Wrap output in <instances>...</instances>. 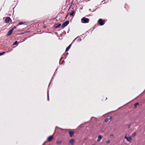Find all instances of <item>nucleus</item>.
<instances>
[{"mask_svg":"<svg viewBox=\"0 0 145 145\" xmlns=\"http://www.w3.org/2000/svg\"><path fill=\"white\" fill-rule=\"evenodd\" d=\"M81 20L82 23H86L89 22V20L88 18L83 17L82 18Z\"/></svg>","mask_w":145,"mask_h":145,"instance_id":"obj_1","label":"nucleus"},{"mask_svg":"<svg viewBox=\"0 0 145 145\" xmlns=\"http://www.w3.org/2000/svg\"><path fill=\"white\" fill-rule=\"evenodd\" d=\"M98 22L101 25H102L105 24V20H103L102 19H100L98 21Z\"/></svg>","mask_w":145,"mask_h":145,"instance_id":"obj_2","label":"nucleus"},{"mask_svg":"<svg viewBox=\"0 0 145 145\" xmlns=\"http://www.w3.org/2000/svg\"><path fill=\"white\" fill-rule=\"evenodd\" d=\"M69 21H67L64 22L63 24H62L61 25V27L62 28H63L66 26H67L69 24Z\"/></svg>","mask_w":145,"mask_h":145,"instance_id":"obj_3","label":"nucleus"},{"mask_svg":"<svg viewBox=\"0 0 145 145\" xmlns=\"http://www.w3.org/2000/svg\"><path fill=\"white\" fill-rule=\"evenodd\" d=\"M10 19V17H7L5 20V22L6 23H8Z\"/></svg>","mask_w":145,"mask_h":145,"instance_id":"obj_4","label":"nucleus"},{"mask_svg":"<svg viewBox=\"0 0 145 145\" xmlns=\"http://www.w3.org/2000/svg\"><path fill=\"white\" fill-rule=\"evenodd\" d=\"M13 31L12 30V29H11L9 31H8V33H7V36H10V35H11L12 33V32Z\"/></svg>","mask_w":145,"mask_h":145,"instance_id":"obj_5","label":"nucleus"},{"mask_svg":"<svg viewBox=\"0 0 145 145\" xmlns=\"http://www.w3.org/2000/svg\"><path fill=\"white\" fill-rule=\"evenodd\" d=\"M53 135L50 136L48 137L47 140L48 141H50L53 139Z\"/></svg>","mask_w":145,"mask_h":145,"instance_id":"obj_6","label":"nucleus"},{"mask_svg":"<svg viewBox=\"0 0 145 145\" xmlns=\"http://www.w3.org/2000/svg\"><path fill=\"white\" fill-rule=\"evenodd\" d=\"M76 12L74 10H72V12L70 14V16H74Z\"/></svg>","mask_w":145,"mask_h":145,"instance_id":"obj_7","label":"nucleus"},{"mask_svg":"<svg viewBox=\"0 0 145 145\" xmlns=\"http://www.w3.org/2000/svg\"><path fill=\"white\" fill-rule=\"evenodd\" d=\"M69 133L70 135V136L71 137H72L74 134V132L72 131H69Z\"/></svg>","mask_w":145,"mask_h":145,"instance_id":"obj_8","label":"nucleus"},{"mask_svg":"<svg viewBox=\"0 0 145 145\" xmlns=\"http://www.w3.org/2000/svg\"><path fill=\"white\" fill-rule=\"evenodd\" d=\"M103 136L102 135H100L99 136L98 138L97 139V141L99 142L100 141L101 138H102Z\"/></svg>","mask_w":145,"mask_h":145,"instance_id":"obj_9","label":"nucleus"},{"mask_svg":"<svg viewBox=\"0 0 145 145\" xmlns=\"http://www.w3.org/2000/svg\"><path fill=\"white\" fill-rule=\"evenodd\" d=\"M71 44H70L69 46L66 48V50H65V52L69 50V49L70 48H71Z\"/></svg>","mask_w":145,"mask_h":145,"instance_id":"obj_10","label":"nucleus"},{"mask_svg":"<svg viewBox=\"0 0 145 145\" xmlns=\"http://www.w3.org/2000/svg\"><path fill=\"white\" fill-rule=\"evenodd\" d=\"M126 140L127 141L129 142L131 140V137H127Z\"/></svg>","mask_w":145,"mask_h":145,"instance_id":"obj_11","label":"nucleus"},{"mask_svg":"<svg viewBox=\"0 0 145 145\" xmlns=\"http://www.w3.org/2000/svg\"><path fill=\"white\" fill-rule=\"evenodd\" d=\"M111 118H112V117H111L110 118H107V119H106L105 120V122H108L109 120H110L111 119Z\"/></svg>","mask_w":145,"mask_h":145,"instance_id":"obj_12","label":"nucleus"},{"mask_svg":"<svg viewBox=\"0 0 145 145\" xmlns=\"http://www.w3.org/2000/svg\"><path fill=\"white\" fill-rule=\"evenodd\" d=\"M74 141V140L73 139H71L70 140V143L72 144H73V142Z\"/></svg>","mask_w":145,"mask_h":145,"instance_id":"obj_13","label":"nucleus"},{"mask_svg":"<svg viewBox=\"0 0 145 145\" xmlns=\"http://www.w3.org/2000/svg\"><path fill=\"white\" fill-rule=\"evenodd\" d=\"M139 104V103H135L134 105V107L135 108H136L137 107V106Z\"/></svg>","mask_w":145,"mask_h":145,"instance_id":"obj_14","label":"nucleus"},{"mask_svg":"<svg viewBox=\"0 0 145 145\" xmlns=\"http://www.w3.org/2000/svg\"><path fill=\"white\" fill-rule=\"evenodd\" d=\"M24 24V22H20L19 24L17 25V26L18 25L23 24Z\"/></svg>","mask_w":145,"mask_h":145,"instance_id":"obj_15","label":"nucleus"},{"mask_svg":"<svg viewBox=\"0 0 145 145\" xmlns=\"http://www.w3.org/2000/svg\"><path fill=\"white\" fill-rule=\"evenodd\" d=\"M61 25V24H58V25H57L56 26L55 28H57L59 27H60Z\"/></svg>","mask_w":145,"mask_h":145,"instance_id":"obj_16","label":"nucleus"},{"mask_svg":"<svg viewBox=\"0 0 145 145\" xmlns=\"http://www.w3.org/2000/svg\"><path fill=\"white\" fill-rule=\"evenodd\" d=\"M5 52H3L0 53V56L4 55L5 54Z\"/></svg>","mask_w":145,"mask_h":145,"instance_id":"obj_17","label":"nucleus"},{"mask_svg":"<svg viewBox=\"0 0 145 145\" xmlns=\"http://www.w3.org/2000/svg\"><path fill=\"white\" fill-rule=\"evenodd\" d=\"M62 143L61 141H57L56 142V143L57 144H61Z\"/></svg>","mask_w":145,"mask_h":145,"instance_id":"obj_18","label":"nucleus"},{"mask_svg":"<svg viewBox=\"0 0 145 145\" xmlns=\"http://www.w3.org/2000/svg\"><path fill=\"white\" fill-rule=\"evenodd\" d=\"M136 135V133H133L132 135V137H135V136Z\"/></svg>","mask_w":145,"mask_h":145,"instance_id":"obj_19","label":"nucleus"},{"mask_svg":"<svg viewBox=\"0 0 145 145\" xmlns=\"http://www.w3.org/2000/svg\"><path fill=\"white\" fill-rule=\"evenodd\" d=\"M47 100L48 101L49 100V94H48V92H47Z\"/></svg>","mask_w":145,"mask_h":145,"instance_id":"obj_20","label":"nucleus"},{"mask_svg":"<svg viewBox=\"0 0 145 145\" xmlns=\"http://www.w3.org/2000/svg\"><path fill=\"white\" fill-rule=\"evenodd\" d=\"M17 44H18V42L17 41H16L13 44V45H16Z\"/></svg>","mask_w":145,"mask_h":145,"instance_id":"obj_21","label":"nucleus"},{"mask_svg":"<svg viewBox=\"0 0 145 145\" xmlns=\"http://www.w3.org/2000/svg\"><path fill=\"white\" fill-rule=\"evenodd\" d=\"M17 26H14L11 29H12V30L13 31L14 29H15V28H16V27Z\"/></svg>","mask_w":145,"mask_h":145,"instance_id":"obj_22","label":"nucleus"},{"mask_svg":"<svg viewBox=\"0 0 145 145\" xmlns=\"http://www.w3.org/2000/svg\"><path fill=\"white\" fill-rule=\"evenodd\" d=\"M110 140H108L106 141V143L107 144L109 143L110 142Z\"/></svg>","mask_w":145,"mask_h":145,"instance_id":"obj_23","label":"nucleus"},{"mask_svg":"<svg viewBox=\"0 0 145 145\" xmlns=\"http://www.w3.org/2000/svg\"><path fill=\"white\" fill-rule=\"evenodd\" d=\"M68 14H67V15H66V17H65L66 18L68 16Z\"/></svg>","mask_w":145,"mask_h":145,"instance_id":"obj_24","label":"nucleus"},{"mask_svg":"<svg viewBox=\"0 0 145 145\" xmlns=\"http://www.w3.org/2000/svg\"><path fill=\"white\" fill-rule=\"evenodd\" d=\"M127 137L126 136H125V138L126 139H127Z\"/></svg>","mask_w":145,"mask_h":145,"instance_id":"obj_25","label":"nucleus"},{"mask_svg":"<svg viewBox=\"0 0 145 145\" xmlns=\"http://www.w3.org/2000/svg\"><path fill=\"white\" fill-rule=\"evenodd\" d=\"M113 136V135L112 134V135H110V136Z\"/></svg>","mask_w":145,"mask_h":145,"instance_id":"obj_26","label":"nucleus"},{"mask_svg":"<svg viewBox=\"0 0 145 145\" xmlns=\"http://www.w3.org/2000/svg\"><path fill=\"white\" fill-rule=\"evenodd\" d=\"M92 145H95L94 144H93Z\"/></svg>","mask_w":145,"mask_h":145,"instance_id":"obj_27","label":"nucleus"}]
</instances>
